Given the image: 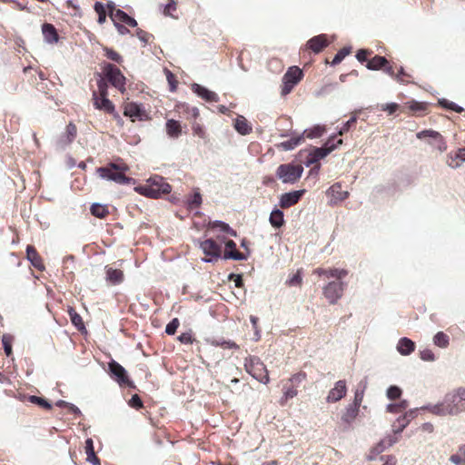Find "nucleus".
Masks as SVG:
<instances>
[{
    "label": "nucleus",
    "instance_id": "e433bc0d",
    "mask_svg": "<svg viewBox=\"0 0 465 465\" xmlns=\"http://www.w3.org/2000/svg\"><path fill=\"white\" fill-rule=\"evenodd\" d=\"M337 136H338V134L336 133L331 134V135H330L328 140L322 146V149L328 151V154H330L332 151H334L340 145L342 144V143H343L342 139H339V140L335 141Z\"/></svg>",
    "mask_w": 465,
    "mask_h": 465
},
{
    "label": "nucleus",
    "instance_id": "f03ea898",
    "mask_svg": "<svg viewBox=\"0 0 465 465\" xmlns=\"http://www.w3.org/2000/svg\"><path fill=\"white\" fill-rule=\"evenodd\" d=\"M128 170V165L123 162H110L105 166L97 168L96 172L104 180L112 181L118 184H135V179L124 174Z\"/></svg>",
    "mask_w": 465,
    "mask_h": 465
},
{
    "label": "nucleus",
    "instance_id": "2eb2a0df",
    "mask_svg": "<svg viewBox=\"0 0 465 465\" xmlns=\"http://www.w3.org/2000/svg\"><path fill=\"white\" fill-rule=\"evenodd\" d=\"M125 116H128L132 118L133 121L134 120H145L146 118V113L143 108V106L137 103H128L124 107V112Z\"/></svg>",
    "mask_w": 465,
    "mask_h": 465
},
{
    "label": "nucleus",
    "instance_id": "0eeeda50",
    "mask_svg": "<svg viewBox=\"0 0 465 465\" xmlns=\"http://www.w3.org/2000/svg\"><path fill=\"white\" fill-rule=\"evenodd\" d=\"M108 373L110 377L115 381L121 387L127 386L135 388L133 381L128 377L127 371L116 361L111 360L108 363Z\"/></svg>",
    "mask_w": 465,
    "mask_h": 465
},
{
    "label": "nucleus",
    "instance_id": "6e6552de",
    "mask_svg": "<svg viewBox=\"0 0 465 465\" xmlns=\"http://www.w3.org/2000/svg\"><path fill=\"white\" fill-rule=\"evenodd\" d=\"M303 72L298 66H291L287 72L283 74L282 82V95H287L292 92L293 87L302 79Z\"/></svg>",
    "mask_w": 465,
    "mask_h": 465
},
{
    "label": "nucleus",
    "instance_id": "c9c22d12",
    "mask_svg": "<svg viewBox=\"0 0 465 465\" xmlns=\"http://www.w3.org/2000/svg\"><path fill=\"white\" fill-rule=\"evenodd\" d=\"M68 314L71 320L72 324L78 330L83 331L85 330L84 323L83 322L82 317L73 307H69Z\"/></svg>",
    "mask_w": 465,
    "mask_h": 465
},
{
    "label": "nucleus",
    "instance_id": "f257e3e1",
    "mask_svg": "<svg viewBox=\"0 0 465 465\" xmlns=\"http://www.w3.org/2000/svg\"><path fill=\"white\" fill-rule=\"evenodd\" d=\"M134 191L145 197L158 199L170 193L172 186L163 176L154 174L146 180V184L135 186Z\"/></svg>",
    "mask_w": 465,
    "mask_h": 465
},
{
    "label": "nucleus",
    "instance_id": "9b49d317",
    "mask_svg": "<svg viewBox=\"0 0 465 465\" xmlns=\"http://www.w3.org/2000/svg\"><path fill=\"white\" fill-rule=\"evenodd\" d=\"M416 137L420 140L428 139V143L439 150L440 153L447 149L446 142L442 135L434 130H423L416 134Z\"/></svg>",
    "mask_w": 465,
    "mask_h": 465
},
{
    "label": "nucleus",
    "instance_id": "774afa93",
    "mask_svg": "<svg viewBox=\"0 0 465 465\" xmlns=\"http://www.w3.org/2000/svg\"><path fill=\"white\" fill-rule=\"evenodd\" d=\"M178 340L183 344L193 343V337L190 332H183L178 336Z\"/></svg>",
    "mask_w": 465,
    "mask_h": 465
},
{
    "label": "nucleus",
    "instance_id": "ddd939ff",
    "mask_svg": "<svg viewBox=\"0 0 465 465\" xmlns=\"http://www.w3.org/2000/svg\"><path fill=\"white\" fill-rule=\"evenodd\" d=\"M398 441V438L395 436H388L382 440H381L371 450L370 454L368 455L369 460H375L376 456L383 452L388 448L391 447Z\"/></svg>",
    "mask_w": 465,
    "mask_h": 465
},
{
    "label": "nucleus",
    "instance_id": "423d86ee",
    "mask_svg": "<svg viewBox=\"0 0 465 465\" xmlns=\"http://www.w3.org/2000/svg\"><path fill=\"white\" fill-rule=\"evenodd\" d=\"M101 74L114 88H116L121 93H124L126 78L116 65L110 63H104L102 64Z\"/></svg>",
    "mask_w": 465,
    "mask_h": 465
},
{
    "label": "nucleus",
    "instance_id": "dca6fc26",
    "mask_svg": "<svg viewBox=\"0 0 465 465\" xmlns=\"http://www.w3.org/2000/svg\"><path fill=\"white\" fill-rule=\"evenodd\" d=\"M77 129L74 124L69 123L66 126L65 133L62 134L57 140V147L64 150L65 149L76 137Z\"/></svg>",
    "mask_w": 465,
    "mask_h": 465
},
{
    "label": "nucleus",
    "instance_id": "5fc2aeb1",
    "mask_svg": "<svg viewBox=\"0 0 465 465\" xmlns=\"http://www.w3.org/2000/svg\"><path fill=\"white\" fill-rule=\"evenodd\" d=\"M297 395V390L292 385L291 387H284L283 389V396L281 399L280 402L282 405H283L288 399H292Z\"/></svg>",
    "mask_w": 465,
    "mask_h": 465
},
{
    "label": "nucleus",
    "instance_id": "49530a36",
    "mask_svg": "<svg viewBox=\"0 0 465 465\" xmlns=\"http://www.w3.org/2000/svg\"><path fill=\"white\" fill-rule=\"evenodd\" d=\"M410 424V422L403 417L400 416L392 424V431L394 434H400Z\"/></svg>",
    "mask_w": 465,
    "mask_h": 465
},
{
    "label": "nucleus",
    "instance_id": "8fccbe9b",
    "mask_svg": "<svg viewBox=\"0 0 465 465\" xmlns=\"http://www.w3.org/2000/svg\"><path fill=\"white\" fill-rule=\"evenodd\" d=\"M103 50L104 52V55L109 60H112L113 62H115L117 64L123 63V61H124L123 56L119 53L114 51V49L109 48V47H104Z\"/></svg>",
    "mask_w": 465,
    "mask_h": 465
},
{
    "label": "nucleus",
    "instance_id": "603ef678",
    "mask_svg": "<svg viewBox=\"0 0 465 465\" xmlns=\"http://www.w3.org/2000/svg\"><path fill=\"white\" fill-rule=\"evenodd\" d=\"M357 116L353 114L348 121L342 124V125L338 128L337 134L338 135H343L344 134L348 133L351 126L357 122Z\"/></svg>",
    "mask_w": 465,
    "mask_h": 465
},
{
    "label": "nucleus",
    "instance_id": "6ab92c4d",
    "mask_svg": "<svg viewBox=\"0 0 465 465\" xmlns=\"http://www.w3.org/2000/svg\"><path fill=\"white\" fill-rule=\"evenodd\" d=\"M94 105L96 109L104 111L108 114H113L115 111L114 104L108 99L107 96L98 95L96 91L93 92Z\"/></svg>",
    "mask_w": 465,
    "mask_h": 465
},
{
    "label": "nucleus",
    "instance_id": "7ed1b4c3",
    "mask_svg": "<svg viewBox=\"0 0 465 465\" xmlns=\"http://www.w3.org/2000/svg\"><path fill=\"white\" fill-rule=\"evenodd\" d=\"M303 166L293 163H282L275 172V176L284 184H294L303 173Z\"/></svg>",
    "mask_w": 465,
    "mask_h": 465
},
{
    "label": "nucleus",
    "instance_id": "680f3d73",
    "mask_svg": "<svg viewBox=\"0 0 465 465\" xmlns=\"http://www.w3.org/2000/svg\"><path fill=\"white\" fill-rule=\"evenodd\" d=\"M229 224L221 220H214L213 222L209 223V227L213 229H219L221 232H225V230L228 228Z\"/></svg>",
    "mask_w": 465,
    "mask_h": 465
},
{
    "label": "nucleus",
    "instance_id": "f8f14e48",
    "mask_svg": "<svg viewBox=\"0 0 465 465\" xmlns=\"http://www.w3.org/2000/svg\"><path fill=\"white\" fill-rule=\"evenodd\" d=\"M306 193L305 189L284 193L281 195L279 205L282 208H289L296 204Z\"/></svg>",
    "mask_w": 465,
    "mask_h": 465
},
{
    "label": "nucleus",
    "instance_id": "09e8293b",
    "mask_svg": "<svg viewBox=\"0 0 465 465\" xmlns=\"http://www.w3.org/2000/svg\"><path fill=\"white\" fill-rule=\"evenodd\" d=\"M28 401L31 403L36 404L45 410L52 409V404L45 398L38 397L35 395H31V396H29Z\"/></svg>",
    "mask_w": 465,
    "mask_h": 465
},
{
    "label": "nucleus",
    "instance_id": "79ce46f5",
    "mask_svg": "<svg viewBox=\"0 0 465 465\" xmlns=\"http://www.w3.org/2000/svg\"><path fill=\"white\" fill-rule=\"evenodd\" d=\"M98 79H97V87H98V95L100 96H108V84L109 83L107 80L101 74H97Z\"/></svg>",
    "mask_w": 465,
    "mask_h": 465
},
{
    "label": "nucleus",
    "instance_id": "ea45409f",
    "mask_svg": "<svg viewBox=\"0 0 465 465\" xmlns=\"http://www.w3.org/2000/svg\"><path fill=\"white\" fill-rule=\"evenodd\" d=\"M348 275V271L345 269H328L325 272L327 278H334L336 281H342V279Z\"/></svg>",
    "mask_w": 465,
    "mask_h": 465
},
{
    "label": "nucleus",
    "instance_id": "052dcab7",
    "mask_svg": "<svg viewBox=\"0 0 465 465\" xmlns=\"http://www.w3.org/2000/svg\"><path fill=\"white\" fill-rule=\"evenodd\" d=\"M128 405L134 409L139 410L143 406V403L138 394H134L129 400Z\"/></svg>",
    "mask_w": 465,
    "mask_h": 465
},
{
    "label": "nucleus",
    "instance_id": "20e7f679",
    "mask_svg": "<svg viewBox=\"0 0 465 465\" xmlns=\"http://www.w3.org/2000/svg\"><path fill=\"white\" fill-rule=\"evenodd\" d=\"M245 371L255 380L262 384H267L270 381L266 366L257 356H249L244 360Z\"/></svg>",
    "mask_w": 465,
    "mask_h": 465
},
{
    "label": "nucleus",
    "instance_id": "3c124183",
    "mask_svg": "<svg viewBox=\"0 0 465 465\" xmlns=\"http://www.w3.org/2000/svg\"><path fill=\"white\" fill-rule=\"evenodd\" d=\"M402 394L401 389L397 385H391L386 391V396L391 401L400 399Z\"/></svg>",
    "mask_w": 465,
    "mask_h": 465
},
{
    "label": "nucleus",
    "instance_id": "7c9ffc66",
    "mask_svg": "<svg viewBox=\"0 0 465 465\" xmlns=\"http://www.w3.org/2000/svg\"><path fill=\"white\" fill-rule=\"evenodd\" d=\"M166 133L173 139L178 138L182 134L180 122L174 119H169L165 124Z\"/></svg>",
    "mask_w": 465,
    "mask_h": 465
},
{
    "label": "nucleus",
    "instance_id": "4d7b16f0",
    "mask_svg": "<svg viewBox=\"0 0 465 465\" xmlns=\"http://www.w3.org/2000/svg\"><path fill=\"white\" fill-rule=\"evenodd\" d=\"M180 325V322H179V320L177 318H173L171 322H168V324L166 325L165 327V332L168 334V335H173L176 331H177V328L179 327Z\"/></svg>",
    "mask_w": 465,
    "mask_h": 465
},
{
    "label": "nucleus",
    "instance_id": "4be33fe9",
    "mask_svg": "<svg viewBox=\"0 0 465 465\" xmlns=\"http://www.w3.org/2000/svg\"><path fill=\"white\" fill-rule=\"evenodd\" d=\"M105 280L111 285H119L124 280V275L122 270L114 269L110 266H105Z\"/></svg>",
    "mask_w": 465,
    "mask_h": 465
},
{
    "label": "nucleus",
    "instance_id": "412c9836",
    "mask_svg": "<svg viewBox=\"0 0 465 465\" xmlns=\"http://www.w3.org/2000/svg\"><path fill=\"white\" fill-rule=\"evenodd\" d=\"M328 155V151L322 149V147L312 146L307 153L306 160L303 162L306 167L317 163L320 160L323 159Z\"/></svg>",
    "mask_w": 465,
    "mask_h": 465
},
{
    "label": "nucleus",
    "instance_id": "de8ad7c7",
    "mask_svg": "<svg viewBox=\"0 0 465 465\" xmlns=\"http://www.w3.org/2000/svg\"><path fill=\"white\" fill-rule=\"evenodd\" d=\"M351 46H346V47H343L341 50H339L337 52V54L334 55L331 64L332 66H334V65H337L340 63H341V61L345 58V56L351 53Z\"/></svg>",
    "mask_w": 465,
    "mask_h": 465
},
{
    "label": "nucleus",
    "instance_id": "a19ab883",
    "mask_svg": "<svg viewBox=\"0 0 465 465\" xmlns=\"http://www.w3.org/2000/svg\"><path fill=\"white\" fill-rule=\"evenodd\" d=\"M409 406L407 400H401L398 403H389L386 406V411L390 413H398L403 410H406Z\"/></svg>",
    "mask_w": 465,
    "mask_h": 465
},
{
    "label": "nucleus",
    "instance_id": "bf43d9fd",
    "mask_svg": "<svg viewBox=\"0 0 465 465\" xmlns=\"http://www.w3.org/2000/svg\"><path fill=\"white\" fill-rule=\"evenodd\" d=\"M306 376L307 375L304 371H299V372L293 374L290 378L289 381L295 387V386L299 385L301 382H302L303 381H305Z\"/></svg>",
    "mask_w": 465,
    "mask_h": 465
},
{
    "label": "nucleus",
    "instance_id": "72a5a7b5",
    "mask_svg": "<svg viewBox=\"0 0 465 465\" xmlns=\"http://www.w3.org/2000/svg\"><path fill=\"white\" fill-rule=\"evenodd\" d=\"M92 215L96 218L104 219L109 214L108 206L99 203H94L90 207Z\"/></svg>",
    "mask_w": 465,
    "mask_h": 465
},
{
    "label": "nucleus",
    "instance_id": "39448f33",
    "mask_svg": "<svg viewBox=\"0 0 465 465\" xmlns=\"http://www.w3.org/2000/svg\"><path fill=\"white\" fill-rule=\"evenodd\" d=\"M444 400L450 415L456 416L465 411V387L448 392Z\"/></svg>",
    "mask_w": 465,
    "mask_h": 465
},
{
    "label": "nucleus",
    "instance_id": "0e129e2a",
    "mask_svg": "<svg viewBox=\"0 0 465 465\" xmlns=\"http://www.w3.org/2000/svg\"><path fill=\"white\" fill-rule=\"evenodd\" d=\"M399 108V104L396 103H388L381 105L382 111L387 112L390 115L393 114Z\"/></svg>",
    "mask_w": 465,
    "mask_h": 465
},
{
    "label": "nucleus",
    "instance_id": "c03bdc74",
    "mask_svg": "<svg viewBox=\"0 0 465 465\" xmlns=\"http://www.w3.org/2000/svg\"><path fill=\"white\" fill-rule=\"evenodd\" d=\"M94 9L95 13L98 15L97 22L100 25L104 24L106 20L105 5L102 2L96 1L94 5Z\"/></svg>",
    "mask_w": 465,
    "mask_h": 465
},
{
    "label": "nucleus",
    "instance_id": "2f4dec72",
    "mask_svg": "<svg viewBox=\"0 0 465 465\" xmlns=\"http://www.w3.org/2000/svg\"><path fill=\"white\" fill-rule=\"evenodd\" d=\"M420 410H427V411H430L432 414H435L438 416L450 415V413L448 412V408L445 404L444 399L441 402L434 404V405H431V404L424 405L420 408Z\"/></svg>",
    "mask_w": 465,
    "mask_h": 465
},
{
    "label": "nucleus",
    "instance_id": "4468645a",
    "mask_svg": "<svg viewBox=\"0 0 465 465\" xmlns=\"http://www.w3.org/2000/svg\"><path fill=\"white\" fill-rule=\"evenodd\" d=\"M250 252L242 253L236 251V243L232 240H229L225 242V252L223 255L224 260H234V261H246Z\"/></svg>",
    "mask_w": 465,
    "mask_h": 465
},
{
    "label": "nucleus",
    "instance_id": "1a4fd4ad",
    "mask_svg": "<svg viewBox=\"0 0 465 465\" xmlns=\"http://www.w3.org/2000/svg\"><path fill=\"white\" fill-rule=\"evenodd\" d=\"M199 248L203 252L209 256V258H203V262H214L222 258V246L217 243L213 239L209 238L204 241H198Z\"/></svg>",
    "mask_w": 465,
    "mask_h": 465
},
{
    "label": "nucleus",
    "instance_id": "a18cd8bd",
    "mask_svg": "<svg viewBox=\"0 0 465 465\" xmlns=\"http://www.w3.org/2000/svg\"><path fill=\"white\" fill-rule=\"evenodd\" d=\"M13 341H14V336L9 333H5L2 336V344H3V348H4V351H5V353L6 356H10L13 353V350H12Z\"/></svg>",
    "mask_w": 465,
    "mask_h": 465
},
{
    "label": "nucleus",
    "instance_id": "6e6d98bb",
    "mask_svg": "<svg viewBox=\"0 0 465 465\" xmlns=\"http://www.w3.org/2000/svg\"><path fill=\"white\" fill-rule=\"evenodd\" d=\"M215 346H220L224 349H239V346L231 340L219 339L213 342Z\"/></svg>",
    "mask_w": 465,
    "mask_h": 465
},
{
    "label": "nucleus",
    "instance_id": "393cba45",
    "mask_svg": "<svg viewBox=\"0 0 465 465\" xmlns=\"http://www.w3.org/2000/svg\"><path fill=\"white\" fill-rule=\"evenodd\" d=\"M42 33L45 43L55 44L59 41V35L54 25L45 23L42 25Z\"/></svg>",
    "mask_w": 465,
    "mask_h": 465
},
{
    "label": "nucleus",
    "instance_id": "58836bf2",
    "mask_svg": "<svg viewBox=\"0 0 465 465\" xmlns=\"http://www.w3.org/2000/svg\"><path fill=\"white\" fill-rule=\"evenodd\" d=\"M433 343L442 349L450 344V337L443 331H438L433 337Z\"/></svg>",
    "mask_w": 465,
    "mask_h": 465
},
{
    "label": "nucleus",
    "instance_id": "864d4df0",
    "mask_svg": "<svg viewBox=\"0 0 465 465\" xmlns=\"http://www.w3.org/2000/svg\"><path fill=\"white\" fill-rule=\"evenodd\" d=\"M202 194L196 191L193 195H191L190 199L187 201V207L189 209H193L199 207L202 203Z\"/></svg>",
    "mask_w": 465,
    "mask_h": 465
},
{
    "label": "nucleus",
    "instance_id": "4c0bfd02",
    "mask_svg": "<svg viewBox=\"0 0 465 465\" xmlns=\"http://www.w3.org/2000/svg\"><path fill=\"white\" fill-rule=\"evenodd\" d=\"M325 132V127L322 125H314L312 128L305 129L303 131V137L306 136L309 139H314L321 137Z\"/></svg>",
    "mask_w": 465,
    "mask_h": 465
},
{
    "label": "nucleus",
    "instance_id": "69168bd1",
    "mask_svg": "<svg viewBox=\"0 0 465 465\" xmlns=\"http://www.w3.org/2000/svg\"><path fill=\"white\" fill-rule=\"evenodd\" d=\"M136 35H137V37L139 38V40H140L141 42H143L144 45L148 44L149 39H150L151 37H153V35H152V34H150V33H148V32H146V31H143V30H142V29H137V30H136Z\"/></svg>",
    "mask_w": 465,
    "mask_h": 465
},
{
    "label": "nucleus",
    "instance_id": "e2e57ef3",
    "mask_svg": "<svg viewBox=\"0 0 465 465\" xmlns=\"http://www.w3.org/2000/svg\"><path fill=\"white\" fill-rule=\"evenodd\" d=\"M420 357L424 361H435V355L433 351L430 349H424L420 351Z\"/></svg>",
    "mask_w": 465,
    "mask_h": 465
},
{
    "label": "nucleus",
    "instance_id": "cd10ccee",
    "mask_svg": "<svg viewBox=\"0 0 465 465\" xmlns=\"http://www.w3.org/2000/svg\"><path fill=\"white\" fill-rule=\"evenodd\" d=\"M415 350V343L407 337H402L397 343V351L401 355L408 356Z\"/></svg>",
    "mask_w": 465,
    "mask_h": 465
},
{
    "label": "nucleus",
    "instance_id": "338daca9",
    "mask_svg": "<svg viewBox=\"0 0 465 465\" xmlns=\"http://www.w3.org/2000/svg\"><path fill=\"white\" fill-rule=\"evenodd\" d=\"M229 280L233 281L236 287L241 288L243 285V280L242 274L230 273Z\"/></svg>",
    "mask_w": 465,
    "mask_h": 465
},
{
    "label": "nucleus",
    "instance_id": "f3484780",
    "mask_svg": "<svg viewBox=\"0 0 465 465\" xmlns=\"http://www.w3.org/2000/svg\"><path fill=\"white\" fill-rule=\"evenodd\" d=\"M346 381L344 380H340L334 384V387L329 391L326 401L328 402H337L346 395Z\"/></svg>",
    "mask_w": 465,
    "mask_h": 465
},
{
    "label": "nucleus",
    "instance_id": "5701e85b",
    "mask_svg": "<svg viewBox=\"0 0 465 465\" xmlns=\"http://www.w3.org/2000/svg\"><path fill=\"white\" fill-rule=\"evenodd\" d=\"M109 17L113 22H121L131 27L137 26V21L122 9H117L116 11L109 14Z\"/></svg>",
    "mask_w": 465,
    "mask_h": 465
},
{
    "label": "nucleus",
    "instance_id": "473e14b6",
    "mask_svg": "<svg viewBox=\"0 0 465 465\" xmlns=\"http://www.w3.org/2000/svg\"><path fill=\"white\" fill-rule=\"evenodd\" d=\"M388 64V60L384 56L375 55L367 62L366 67L369 70L376 71L383 68L384 65Z\"/></svg>",
    "mask_w": 465,
    "mask_h": 465
},
{
    "label": "nucleus",
    "instance_id": "9d476101",
    "mask_svg": "<svg viewBox=\"0 0 465 465\" xmlns=\"http://www.w3.org/2000/svg\"><path fill=\"white\" fill-rule=\"evenodd\" d=\"M344 281H332L323 287V295L331 304H335L343 295L347 287Z\"/></svg>",
    "mask_w": 465,
    "mask_h": 465
},
{
    "label": "nucleus",
    "instance_id": "aec40b11",
    "mask_svg": "<svg viewBox=\"0 0 465 465\" xmlns=\"http://www.w3.org/2000/svg\"><path fill=\"white\" fill-rule=\"evenodd\" d=\"M306 45L314 54H319L329 45L327 35L324 34L315 35L308 40Z\"/></svg>",
    "mask_w": 465,
    "mask_h": 465
},
{
    "label": "nucleus",
    "instance_id": "b1692460",
    "mask_svg": "<svg viewBox=\"0 0 465 465\" xmlns=\"http://www.w3.org/2000/svg\"><path fill=\"white\" fill-rule=\"evenodd\" d=\"M26 258L31 263V265L34 266L35 269L39 271L45 270L43 260L33 245L26 246Z\"/></svg>",
    "mask_w": 465,
    "mask_h": 465
},
{
    "label": "nucleus",
    "instance_id": "13d9d810",
    "mask_svg": "<svg viewBox=\"0 0 465 465\" xmlns=\"http://www.w3.org/2000/svg\"><path fill=\"white\" fill-rule=\"evenodd\" d=\"M166 79L168 81V84L170 85V91L174 92L177 88V81L175 80L174 74L168 69H164Z\"/></svg>",
    "mask_w": 465,
    "mask_h": 465
},
{
    "label": "nucleus",
    "instance_id": "c85d7f7f",
    "mask_svg": "<svg viewBox=\"0 0 465 465\" xmlns=\"http://www.w3.org/2000/svg\"><path fill=\"white\" fill-rule=\"evenodd\" d=\"M360 411V406L355 405L353 403L349 404L344 413L341 415V420L348 425H351V422L357 418Z\"/></svg>",
    "mask_w": 465,
    "mask_h": 465
},
{
    "label": "nucleus",
    "instance_id": "bb28decb",
    "mask_svg": "<svg viewBox=\"0 0 465 465\" xmlns=\"http://www.w3.org/2000/svg\"><path fill=\"white\" fill-rule=\"evenodd\" d=\"M328 193L331 196V203H337L338 202H341L349 196V193L347 191H343L341 189V185L339 183H336L333 185H331L329 188Z\"/></svg>",
    "mask_w": 465,
    "mask_h": 465
},
{
    "label": "nucleus",
    "instance_id": "f704fd0d",
    "mask_svg": "<svg viewBox=\"0 0 465 465\" xmlns=\"http://www.w3.org/2000/svg\"><path fill=\"white\" fill-rule=\"evenodd\" d=\"M303 141V134H298L291 139L282 142L279 147L283 151H292Z\"/></svg>",
    "mask_w": 465,
    "mask_h": 465
},
{
    "label": "nucleus",
    "instance_id": "c756f323",
    "mask_svg": "<svg viewBox=\"0 0 465 465\" xmlns=\"http://www.w3.org/2000/svg\"><path fill=\"white\" fill-rule=\"evenodd\" d=\"M269 222L273 228H281L285 223L283 212L281 209L274 207L271 212Z\"/></svg>",
    "mask_w": 465,
    "mask_h": 465
},
{
    "label": "nucleus",
    "instance_id": "a211bd4d",
    "mask_svg": "<svg viewBox=\"0 0 465 465\" xmlns=\"http://www.w3.org/2000/svg\"><path fill=\"white\" fill-rule=\"evenodd\" d=\"M192 90L197 96L201 97L208 103H216L219 101V96L216 93L209 90L208 88L199 84H193Z\"/></svg>",
    "mask_w": 465,
    "mask_h": 465
},
{
    "label": "nucleus",
    "instance_id": "37998d69",
    "mask_svg": "<svg viewBox=\"0 0 465 465\" xmlns=\"http://www.w3.org/2000/svg\"><path fill=\"white\" fill-rule=\"evenodd\" d=\"M439 104L448 110H451L456 113H461L464 111L463 107L455 104L454 102H450L445 98H440L438 101Z\"/></svg>",
    "mask_w": 465,
    "mask_h": 465
},
{
    "label": "nucleus",
    "instance_id": "a878e982",
    "mask_svg": "<svg viewBox=\"0 0 465 465\" xmlns=\"http://www.w3.org/2000/svg\"><path fill=\"white\" fill-rule=\"evenodd\" d=\"M233 127L241 135L250 134L252 131V125L243 115H238L234 119Z\"/></svg>",
    "mask_w": 465,
    "mask_h": 465
}]
</instances>
